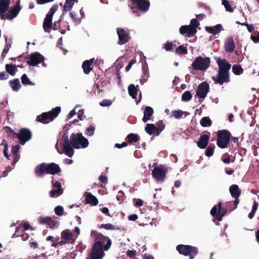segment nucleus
Segmentation results:
<instances>
[{
    "mask_svg": "<svg viewBox=\"0 0 259 259\" xmlns=\"http://www.w3.org/2000/svg\"><path fill=\"white\" fill-rule=\"evenodd\" d=\"M85 203L90 204L93 206H96L98 204V199L91 193H88L85 198Z\"/></svg>",
    "mask_w": 259,
    "mask_h": 259,
    "instance_id": "28",
    "label": "nucleus"
},
{
    "mask_svg": "<svg viewBox=\"0 0 259 259\" xmlns=\"http://www.w3.org/2000/svg\"><path fill=\"white\" fill-rule=\"evenodd\" d=\"M156 128L158 131L157 133H156V136H158L160 133L164 129L165 126L162 120L158 121V122L156 123Z\"/></svg>",
    "mask_w": 259,
    "mask_h": 259,
    "instance_id": "45",
    "label": "nucleus"
},
{
    "mask_svg": "<svg viewBox=\"0 0 259 259\" xmlns=\"http://www.w3.org/2000/svg\"><path fill=\"white\" fill-rule=\"evenodd\" d=\"M190 27L189 25H184L180 27L179 31L181 34L184 35L185 34H187V36L190 37L194 35V34H190Z\"/></svg>",
    "mask_w": 259,
    "mask_h": 259,
    "instance_id": "36",
    "label": "nucleus"
},
{
    "mask_svg": "<svg viewBox=\"0 0 259 259\" xmlns=\"http://www.w3.org/2000/svg\"><path fill=\"white\" fill-rule=\"evenodd\" d=\"M21 8L18 4L14 7L9 10L7 14H5L4 16V19H7L8 20H12L13 18L16 17L18 14Z\"/></svg>",
    "mask_w": 259,
    "mask_h": 259,
    "instance_id": "21",
    "label": "nucleus"
},
{
    "mask_svg": "<svg viewBox=\"0 0 259 259\" xmlns=\"http://www.w3.org/2000/svg\"><path fill=\"white\" fill-rule=\"evenodd\" d=\"M91 235L94 239L95 243H98L100 245H103L104 250L107 251L110 248L112 241L108 237L103 235L96 230H92Z\"/></svg>",
    "mask_w": 259,
    "mask_h": 259,
    "instance_id": "4",
    "label": "nucleus"
},
{
    "mask_svg": "<svg viewBox=\"0 0 259 259\" xmlns=\"http://www.w3.org/2000/svg\"><path fill=\"white\" fill-rule=\"evenodd\" d=\"M200 124L203 127L210 126L212 124V121L208 117H204L200 120Z\"/></svg>",
    "mask_w": 259,
    "mask_h": 259,
    "instance_id": "39",
    "label": "nucleus"
},
{
    "mask_svg": "<svg viewBox=\"0 0 259 259\" xmlns=\"http://www.w3.org/2000/svg\"><path fill=\"white\" fill-rule=\"evenodd\" d=\"M156 164L154 163L152 165L153 169L152 170V176L157 182L162 183L166 178L169 167L166 165Z\"/></svg>",
    "mask_w": 259,
    "mask_h": 259,
    "instance_id": "2",
    "label": "nucleus"
},
{
    "mask_svg": "<svg viewBox=\"0 0 259 259\" xmlns=\"http://www.w3.org/2000/svg\"><path fill=\"white\" fill-rule=\"evenodd\" d=\"M99 180L100 181V187L102 188H104L108 182L107 178L106 176H100Z\"/></svg>",
    "mask_w": 259,
    "mask_h": 259,
    "instance_id": "48",
    "label": "nucleus"
},
{
    "mask_svg": "<svg viewBox=\"0 0 259 259\" xmlns=\"http://www.w3.org/2000/svg\"><path fill=\"white\" fill-rule=\"evenodd\" d=\"M206 134L200 136L199 141L197 143L198 147L201 149H204L206 147L210 137V133L206 132Z\"/></svg>",
    "mask_w": 259,
    "mask_h": 259,
    "instance_id": "19",
    "label": "nucleus"
},
{
    "mask_svg": "<svg viewBox=\"0 0 259 259\" xmlns=\"http://www.w3.org/2000/svg\"><path fill=\"white\" fill-rule=\"evenodd\" d=\"M235 48V44L232 36L228 37L225 41L224 49L226 52L232 53Z\"/></svg>",
    "mask_w": 259,
    "mask_h": 259,
    "instance_id": "20",
    "label": "nucleus"
},
{
    "mask_svg": "<svg viewBox=\"0 0 259 259\" xmlns=\"http://www.w3.org/2000/svg\"><path fill=\"white\" fill-rule=\"evenodd\" d=\"M154 114V110L153 108L150 106L145 107L144 111V116L142 118V121L144 122H146L148 120L151 119Z\"/></svg>",
    "mask_w": 259,
    "mask_h": 259,
    "instance_id": "24",
    "label": "nucleus"
},
{
    "mask_svg": "<svg viewBox=\"0 0 259 259\" xmlns=\"http://www.w3.org/2000/svg\"><path fill=\"white\" fill-rule=\"evenodd\" d=\"M232 71L236 75H240L243 72L242 68L238 65H234L232 67Z\"/></svg>",
    "mask_w": 259,
    "mask_h": 259,
    "instance_id": "41",
    "label": "nucleus"
},
{
    "mask_svg": "<svg viewBox=\"0 0 259 259\" xmlns=\"http://www.w3.org/2000/svg\"><path fill=\"white\" fill-rule=\"evenodd\" d=\"M103 249V245H100L98 243H94L92 247L90 257L87 259H102L104 254Z\"/></svg>",
    "mask_w": 259,
    "mask_h": 259,
    "instance_id": "12",
    "label": "nucleus"
},
{
    "mask_svg": "<svg viewBox=\"0 0 259 259\" xmlns=\"http://www.w3.org/2000/svg\"><path fill=\"white\" fill-rule=\"evenodd\" d=\"M95 127L94 125H91L85 130V134L89 136H92L94 134Z\"/></svg>",
    "mask_w": 259,
    "mask_h": 259,
    "instance_id": "52",
    "label": "nucleus"
},
{
    "mask_svg": "<svg viewBox=\"0 0 259 259\" xmlns=\"http://www.w3.org/2000/svg\"><path fill=\"white\" fill-rule=\"evenodd\" d=\"M199 25V23L196 19H193L191 20L190 25H189L190 27V34H195L197 32L196 28Z\"/></svg>",
    "mask_w": 259,
    "mask_h": 259,
    "instance_id": "33",
    "label": "nucleus"
},
{
    "mask_svg": "<svg viewBox=\"0 0 259 259\" xmlns=\"http://www.w3.org/2000/svg\"><path fill=\"white\" fill-rule=\"evenodd\" d=\"M6 72L10 74L12 76H14L16 74L17 69L15 66V65H13V64H7L6 65Z\"/></svg>",
    "mask_w": 259,
    "mask_h": 259,
    "instance_id": "35",
    "label": "nucleus"
},
{
    "mask_svg": "<svg viewBox=\"0 0 259 259\" xmlns=\"http://www.w3.org/2000/svg\"><path fill=\"white\" fill-rule=\"evenodd\" d=\"M117 33L118 36L119 45H122L127 43L130 39V35L128 32H126L124 29L122 28H117Z\"/></svg>",
    "mask_w": 259,
    "mask_h": 259,
    "instance_id": "18",
    "label": "nucleus"
},
{
    "mask_svg": "<svg viewBox=\"0 0 259 259\" xmlns=\"http://www.w3.org/2000/svg\"><path fill=\"white\" fill-rule=\"evenodd\" d=\"M75 0H66L63 6V12L62 15H65L68 11H69L72 8L74 4Z\"/></svg>",
    "mask_w": 259,
    "mask_h": 259,
    "instance_id": "30",
    "label": "nucleus"
},
{
    "mask_svg": "<svg viewBox=\"0 0 259 259\" xmlns=\"http://www.w3.org/2000/svg\"><path fill=\"white\" fill-rule=\"evenodd\" d=\"M21 79L22 84L24 85L34 84L30 80V79L28 78L26 74H23L21 76Z\"/></svg>",
    "mask_w": 259,
    "mask_h": 259,
    "instance_id": "42",
    "label": "nucleus"
},
{
    "mask_svg": "<svg viewBox=\"0 0 259 259\" xmlns=\"http://www.w3.org/2000/svg\"><path fill=\"white\" fill-rule=\"evenodd\" d=\"M171 115L175 118L179 119L182 117L183 115V111L180 110H175L171 111Z\"/></svg>",
    "mask_w": 259,
    "mask_h": 259,
    "instance_id": "49",
    "label": "nucleus"
},
{
    "mask_svg": "<svg viewBox=\"0 0 259 259\" xmlns=\"http://www.w3.org/2000/svg\"><path fill=\"white\" fill-rule=\"evenodd\" d=\"M9 77V75L7 72L3 71L0 73V79L1 80H5L8 79Z\"/></svg>",
    "mask_w": 259,
    "mask_h": 259,
    "instance_id": "62",
    "label": "nucleus"
},
{
    "mask_svg": "<svg viewBox=\"0 0 259 259\" xmlns=\"http://www.w3.org/2000/svg\"><path fill=\"white\" fill-rule=\"evenodd\" d=\"M28 229H31L32 230H33L32 227H31L28 223H25L22 226H21V229L22 230L21 231V232H23L27 230Z\"/></svg>",
    "mask_w": 259,
    "mask_h": 259,
    "instance_id": "58",
    "label": "nucleus"
},
{
    "mask_svg": "<svg viewBox=\"0 0 259 259\" xmlns=\"http://www.w3.org/2000/svg\"><path fill=\"white\" fill-rule=\"evenodd\" d=\"M210 58L208 57L203 58L198 56L192 64V68L195 70H205L208 69L210 65Z\"/></svg>",
    "mask_w": 259,
    "mask_h": 259,
    "instance_id": "8",
    "label": "nucleus"
},
{
    "mask_svg": "<svg viewBox=\"0 0 259 259\" xmlns=\"http://www.w3.org/2000/svg\"><path fill=\"white\" fill-rule=\"evenodd\" d=\"M101 228H104L106 230H120V228L117 226H115L112 225L111 224H102L101 225Z\"/></svg>",
    "mask_w": 259,
    "mask_h": 259,
    "instance_id": "43",
    "label": "nucleus"
},
{
    "mask_svg": "<svg viewBox=\"0 0 259 259\" xmlns=\"http://www.w3.org/2000/svg\"><path fill=\"white\" fill-rule=\"evenodd\" d=\"M32 134L31 131L27 128H21L17 133L16 138L19 140L21 145H24L27 142L31 139Z\"/></svg>",
    "mask_w": 259,
    "mask_h": 259,
    "instance_id": "11",
    "label": "nucleus"
},
{
    "mask_svg": "<svg viewBox=\"0 0 259 259\" xmlns=\"http://www.w3.org/2000/svg\"><path fill=\"white\" fill-rule=\"evenodd\" d=\"M63 193V190L60 189H53L50 192V196L51 197H54L56 194L57 195H60Z\"/></svg>",
    "mask_w": 259,
    "mask_h": 259,
    "instance_id": "53",
    "label": "nucleus"
},
{
    "mask_svg": "<svg viewBox=\"0 0 259 259\" xmlns=\"http://www.w3.org/2000/svg\"><path fill=\"white\" fill-rule=\"evenodd\" d=\"M112 103V102L110 100L105 99L100 102V105L102 107L109 106Z\"/></svg>",
    "mask_w": 259,
    "mask_h": 259,
    "instance_id": "56",
    "label": "nucleus"
},
{
    "mask_svg": "<svg viewBox=\"0 0 259 259\" xmlns=\"http://www.w3.org/2000/svg\"><path fill=\"white\" fill-rule=\"evenodd\" d=\"M69 15L74 23L76 24H79L81 22L80 18H78L77 14L74 12H70Z\"/></svg>",
    "mask_w": 259,
    "mask_h": 259,
    "instance_id": "47",
    "label": "nucleus"
},
{
    "mask_svg": "<svg viewBox=\"0 0 259 259\" xmlns=\"http://www.w3.org/2000/svg\"><path fill=\"white\" fill-rule=\"evenodd\" d=\"M222 25L220 24H217L214 26H206L205 30L208 33L213 35L219 33L222 29Z\"/></svg>",
    "mask_w": 259,
    "mask_h": 259,
    "instance_id": "27",
    "label": "nucleus"
},
{
    "mask_svg": "<svg viewBox=\"0 0 259 259\" xmlns=\"http://www.w3.org/2000/svg\"><path fill=\"white\" fill-rule=\"evenodd\" d=\"M10 0H0V16L4 19L5 13L9 10Z\"/></svg>",
    "mask_w": 259,
    "mask_h": 259,
    "instance_id": "22",
    "label": "nucleus"
},
{
    "mask_svg": "<svg viewBox=\"0 0 259 259\" xmlns=\"http://www.w3.org/2000/svg\"><path fill=\"white\" fill-rule=\"evenodd\" d=\"M29 246L31 249H35L38 248V244L36 241H30Z\"/></svg>",
    "mask_w": 259,
    "mask_h": 259,
    "instance_id": "63",
    "label": "nucleus"
},
{
    "mask_svg": "<svg viewBox=\"0 0 259 259\" xmlns=\"http://www.w3.org/2000/svg\"><path fill=\"white\" fill-rule=\"evenodd\" d=\"M47 174L51 175H55L61 171V169L58 165L55 163H51L50 164H47Z\"/></svg>",
    "mask_w": 259,
    "mask_h": 259,
    "instance_id": "25",
    "label": "nucleus"
},
{
    "mask_svg": "<svg viewBox=\"0 0 259 259\" xmlns=\"http://www.w3.org/2000/svg\"><path fill=\"white\" fill-rule=\"evenodd\" d=\"M140 137L139 135L136 134L131 133L126 137L127 142L130 143H136L139 140Z\"/></svg>",
    "mask_w": 259,
    "mask_h": 259,
    "instance_id": "37",
    "label": "nucleus"
},
{
    "mask_svg": "<svg viewBox=\"0 0 259 259\" xmlns=\"http://www.w3.org/2000/svg\"><path fill=\"white\" fill-rule=\"evenodd\" d=\"M145 130L146 133L150 136L154 134L156 135V133H157L158 131L156 126L152 123L147 124Z\"/></svg>",
    "mask_w": 259,
    "mask_h": 259,
    "instance_id": "31",
    "label": "nucleus"
},
{
    "mask_svg": "<svg viewBox=\"0 0 259 259\" xmlns=\"http://www.w3.org/2000/svg\"><path fill=\"white\" fill-rule=\"evenodd\" d=\"M217 144L219 147L225 149L228 147L231 137V133L226 130L217 132Z\"/></svg>",
    "mask_w": 259,
    "mask_h": 259,
    "instance_id": "7",
    "label": "nucleus"
},
{
    "mask_svg": "<svg viewBox=\"0 0 259 259\" xmlns=\"http://www.w3.org/2000/svg\"><path fill=\"white\" fill-rule=\"evenodd\" d=\"M251 39L254 43H257L259 42V33L256 35H252L251 36Z\"/></svg>",
    "mask_w": 259,
    "mask_h": 259,
    "instance_id": "64",
    "label": "nucleus"
},
{
    "mask_svg": "<svg viewBox=\"0 0 259 259\" xmlns=\"http://www.w3.org/2000/svg\"><path fill=\"white\" fill-rule=\"evenodd\" d=\"M7 133L9 136L12 137L13 138H16L17 133H15L11 127L6 126Z\"/></svg>",
    "mask_w": 259,
    "mask_h": 259,
    "instance_id": "54",
    "label": "nucleus"
},
{
    "mask_svg": "<svg viewBox=\"0 0 259 259\" xmlns=\"http://www.w3.org/2000/svg\"><path fill=\"white\" fill-rule=\"evenodd\" d=\"M130 95L133 98L136 99L138 95V89L133 84H131L128 87Z\"/></svg>",
    "mask_w": 259,
    "mask_h": 259,
    "instance_id": "34",
    "label": "nucleus"
},
{
    "mask_svg": "<svg viewBox=\"0 0 259 259\" xmlns=\"http://www.w3.org/2000/svg\"><path fill=\"white\" fill-rule=\"evenodd\" d=\"M230 192L233 197H239L241 194V190L238 185L234 184L229 188Z\"/></svg>",
    "mask_w": 259,
    "mask_h": 259,
    "instance_id": "29",
    "label": "nucleus"
},
{
    "mask_svg": "<svg viewBox=\"0 0 259 259\" xmlns=\"http://www.w3.org/2000/svg\"><path fill=\"white\" fill-rule=\"evenodd\" d=\"M176 52L178 54H187L188 50L186 47H184L183 46H179L176 50Z\"/></svg>",
    "mask_w": 259,
    "mask_h": 259,
    "instance_id": "46",
    "label": "nucleus"
},
{
    "mask_svg": "<svg viewBox=\"0 0 259 259\" xmlns=\"http://www.w3.org/2000/svg\"><path fill=\"white\" fill-rule=\"evenodd\" d=\"M61 107L57 106L49 112H43L37 116L36 121L43 124H48L53 121L61 112Z\"/></svg>",
    "mask_w": 259,
    "mask_h": 259,
    "instance_id": "3",
    "label": "nucleus"
},
{
    "mask_svg": "<svg viewBox=\"0 0 259 259\" xmlns=\"http://www.w3.org/2000/svg\"><path fill=\"white\" fill-rule=\"evenodd\" d=\"M58 8V5H54L46 15L43 22V29L46 32L50 33L51 32V29L53 27V16Z\"/></svg>",
    "mask_w": 259,
    "mask_h": 259,
    "instance_id": "9",
    "label": "nucleus"
},
{
    "mask_svg": "<svg viewBox=\"0 0 259 259\" xmlns=\"http://www.w3.org/2000/svg\"><path fill=\"white\" fill-rule=\"evenodd\" d=\"M137 251L135 250H128L126 252V255L130 258H132L136 256Z\"/></svg>",
    "mask_w": 259,
    "mask_h": 259,
    "instance_id": "59",
    "label": "nucleus"
},
{
    "mask_svg": "<svg viewBox=\"0 0 259 259\" xmlns=\"http://www.w3.org/2000/svg\"><path fill=\"white\" fill-rule=\"evenodd\" d=\"M63 143L62 144L63 150L64 153L68 156L71 157L74 153L73 147H72L70 141L68 138L67 136H64L63 137Z\"/></svg>",
    "mask_w": 259,
    "mask_h": 259,
    "instance_id": "13",
    "label": "nucleus"
},
{
    "mask_svg": "<svg viewBox=\"0 0 259 259\" xmlns=\"http://www.w3.org/2000/svg\"><path fill=\"white\" fill-rule=\"evenodd\" d=\"M222 4L225 7L226 10L230 12H233L234 10L233 8L230 6L229 2L227 0H223L222 1Z\"/></svg>",
    "mask_w": 259,
    "mask_h": 259,
    "instance_id": "51",
    "label": "nucleus"
},
{
    "mask_svg": "<svg viewBox=\"0 0 259 259\" xmlns=\"http://www.w3.org/2000/svg\"><path fill=\"white\" fill-rule=\"evenodd\" d=\"M176 249L180 254L189 256V259H194L198 253V249L190 245L179 244Z\"/></svg>",
    "mask_w": 259,
    "mask_h": 259,
    "instance_id": "6",
    "label": "nucleus"
},
{
    "mask_svg": "<svg viewBox=\"0 0 259 259\" xmlns=\"http://www.w3.org/2000/svg\"><path fill=\"white\" fill-rule=\"evenodd\" d=\"M61 237L64 239L65 241H69L72 239L73 234L69 230H66L61 233Z\"/></svg>",
    "mask_w": 259,
    "mask_h": 259,
    "instance_id": "38",
    "label": "nucleus"
},
{
    "mask_svg": "<svg viewBox=\"0 0 259 259\" xmlns=\"http://www.w3.org/2000/svg\"><path fill=\"white\" fill-rule=\"evenodd\" d=\"M136 63V60H132L128 64V65L125 67V70L126 72H127L131 68L132 65Z\"/></svg>",
    "mask_w": 259,
    "mask_h": 259,
    "instance_id": "61",
    "label": "nucleus"
},
{
    "mask_svg": "<svg viewBox=\"0 0 259 259\" xmlns=\"http://www.w3.org/2000/svg\"><path fill=\"white\" fill-rule=\"evenodd\" d=\"M209 90V86L208 83L206 81H203L198 86L196 91V96L199 98L204 99L208 93Z\"/></svg>",
    "mask_w": 259,
    "mask_h": 259,
    "instance_id": "16",
    "label": "nucleus"
},
{
    "mask_svg": "<svg viewBox=\"0 0 259 259\" xmlns=\"http://www.w3.org/2000/svg\"><path fill=\"white\" fill-rule=\"evenodd\" d=\"M235 200L234 201H229L226 203L227 205H233V206L230 208V211L233 210L237 208V205L239 203V197H234Z\"/></svg>",
    "mask_w": 259,
    "mask_h": 259,
    "instance_id": "44",
    "label": "nucleus"
},
{
    "mask_svg": "<svg viewBox=\"0 0 259 259\" xmlns=\"http://www.w3.org/2000/svg\"><path fill=\"white\" fill-rule=\"evenodd\" d=\"M20 149V146L19 145H16L14 146L12 148V152L13 154H18V152Z\"/></svg>",
    "mask_w": 259,
    "mask_h": 259,
    "instance_id": "60",
    "label": "nucleus"
},
{
    "mask_svg": "<svg viewBox=\"0 0 259 259\" xmlns=\"http://www.w3.org/2000/svg\"><path fill=\"white\" fill-rule=\"evenodd\" d=\"M192 98V95L191 92L189 91H185L182 96V100L183 101H189Z\"/></svg>",
    "mask_w": 259,
    "mask_h": 259,
    "instance_id": "40",
    "label": "nucleus"
},
{
    "mask_svg": "<svg viewBox=\"0 0 259 259\" xmlns=\"http://www.w3.org/2000/svg\"><path fill=\"white\" fill-rule=\"evenodd\" d=\"M227 210V207L225 208L223 207L222 203L220 202L217 206L214 205L210 211V214L218 221H221L223 217L226 214Z\"/></svg>",
    "mask_w": 259,
    "mask_h": 259,
    "instance_id": "10",
    "label": "nucleus"
},
{
    "mask_svg": "<svg viewBox=\"0 0 259 259\" xmlns=\"http://www.w3.org/2000/svg\"><path fill=\"white\" fill-rule=\"evenodd\" d=\"M63 208L61 206H57L55 208V212L56 215L61 216L63 213Z\"/></svg>",
    "mask_w": 259,
    "mask_h": 259,
    "instance_id": "55",
    "label": "nucleus"
},
{
    "mask_svg": "<svg viewBox=\"0 0 259 259\" xmlns=\"http://www.w3.org/2000/svg\"><path fill=\"white\" fill-rule=\"evenodd\" d=\"M55 217H40L38 219V222L42 225H47L50 228L55 229L58 226V222L55 220Z\"/></svg>",
    "mask_w": 259,
    "mask_h": 259,
    "instance_id": "15",
    "label": "nucleus"
},
{
    "mask_svg": "<svg viewBox=\"0 0 259 259\" xmlns=\"http://www.w3.org/2000/svg\"><path fill=\"white\" fill-rule=\"evenodd\" d=\"M174 44L172 42L167 41L165 44L163 45V48H164L166 51H173Z\"/></svg>",
    "mask_w": 259,
    "mask_h": 259,
    "instance_id": "50",
    "label": "nucleus"
},
{
    "mask_svg": "<svg viewBox=\"0 0 259 259\" xmlns=\"http://www.w3.org/2000/svg\"><path fill=\"white\" fill-rule=\"evenodd\" d=\"M214 149L211 147H208L205 151V155L208 157L211 156L213 154Z\"/></svg>",
    "mask_w": 259,
    "mask_h": 259,
    "instance_id": "57",
    "label": "nucleus"
},
{
    "mask_svg": "<svg viewBox=\"0 0 259 259\" xmlns=\"http://www.w3.org/2000/svg\"><path fill=\"white\" fill-rule=\"evenodd\" d=\"M35 172L38 177H41L46 173L47 174V164H45V163H41L37 165L35 168Z\"/></svg>",
    "mask_w": 259,
    "mask_h": 259,
    "instance_id": "26",
    "label": "nucleus"
},
{
    "mask_svg": "<svg viewBox=\"0 0 259 259\" xmlns=\"http://www.w3.org/2000/svg\"><path fill=\"white\" fill-rule=\"evenodd\" d=\"M95 59L92 58L90 60L84 61L82 65L83 72L85 74H88L93 68V63Z\"/></svg>",
    "mask_w": 259,
    "mask_h": 259,
    "instance_id": "23",
    "label": "nucleus"
},
{
    "mask_svg": "<svg viewBox=\"0 0 259 259\" xmlns=\"http://www.w3.org/2000/svg\"><path fill=\"white\" fill-rule=\"evenodd\" d=\"M218 65V74L216 76H212V79L215 84L221 85L225 83H228L230 81L229 71L231 64L226 60L218 58L217 60Z\"/></svg>",
    "mask_w": 259,
    "mask_h": 259,
    "instance_id": "1",
    "label": "nucleus"
},
{
    "mask_svg": "<svg viewBox=\"0 0 259 259\" xmlns=\"http://www.w3.org/2000/svg\"><path fill=\"white\" fill-rule=\"evenodd\" d=\"M9 82L10 87L15 92H18L21 87L20 81L18 78L10 80Z\"/></svg>",
    "mask_w": 259,
    "mask_h": 259,
    "instance_id": "32",
    "label": "nucleus"
},
{
    "mask_svg": "<svg viewBox=\"0 0 259 259\" xmlns=\"http://www.w3.org/2000/svg\"><path fill=\"white\" fill-rule=\"evenodd\" d=\"M150 7V2L148 0H133L131 8L137 7L143 11H147Z\"/></svg>",
    "mask_w": 259,
    "mask_h": 259,
    "instance_id": "17",
    "label": "nucleus"
},
{
    "mask_svg": "<svg viewBox=\"0 0 259 259\" xmlns=\"http://www.w3.org/2000/svg\"><path fill=\"white\" fill-rule=\"evenodd\" d=\"M70 142L75 149L85 148L89 145V141L81 133H72L70 137Z\"/></svg>",
    "mask_w": 259,
    "mask_h": 259,
    "instance_id": "5",
    "label": "nucleus"
},
{
    "mask_svg": "<svg viewBox=\"0 0 259 259\" xmlns=\"http://www.w3.org/2000/svg\"><path fill=\"white\" fill-rule=\"evenodd\" d=\"M27 60V63L31 66H36L44 61V57L38 52L32 53Z\"/></svg>",
    "mask_w": 259,
    "mask_h": 259,
    "instance_id": "14",
    "label": "nucleus"
}]
</instances>
